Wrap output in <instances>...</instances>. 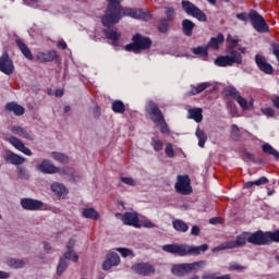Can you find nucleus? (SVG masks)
I'll return each mask as SVG.
<instances>
[{
    "label": "nucleus",
    "instance_id": "obj_4",
    "mask_svg": "<svg viewBox=\"0 0 279 279\" xmlns=\"http://www.w3.org/2000/svg\"><path fill=\"white\" fill-rule=\"evenodd\" d=\"M146 110L153 121L160 129L161 134L169 133V126L167 125V121H165V116L162 111L158 108V105L154 101H148Z\"/></svg>",
    "mask_w": 279,
    "mask_h": 279
},
{
    "label": "nucleus",
    "instance_id": "obj_60",
    "mask_svg": "<svg viewBox=\"0 0 279 279\" xmlns=\"http://www.w3.org/2000/svg\"><path fill=\"white\" fill-rule=\"evenodd\" d=\"M0 278H3V279H5V278H10V274H9V272L1 271V270H0Z\"/></svg>",
    "mask_w": 279,
    "mask_h": 279
},
{
    "label": "nucleus",
    "instance_id": "obj_47",
    "mask_svg": "<svg viewBox=\"0 0 279 279\" xmlns=\"http://www.w3.org/2000/svg\"><path fill=\"white\" fill-rule=\"evenodd\" d=\"M121 182H123V184H128V186H136V181L130 177H122Z\"/></svg>",
    "mask_w": 279,
    "mask_h": 279
},
{
    "label": "nucleus",
    "instance_id": "obj_62",
    "mask_svg": "<svg viewBox=\"0 0 279 279\" xmlns=\"http://www.w3.org/2000/svg\"><path fill=\"white\" fill-rule=\"evenodd\" d=\"M44 250L49 251L51 250V245L47 242L44 243Z\"/></svg>",
    "mask_w": 279,
    "mask_h": 279
},
{
    "label": "nucleus",
    "instance_id": "obj_33",
    "mask_svg": "<svg viewBox=\"0 0 279 279\" xmlns=\"http://www.w3.org/2000/svg\"><path fill=\"white\" fill-rule=\"evenodd\" d=\"M267 182H269V180H267V178L262 177L260 179L256 180V181H248L244 184V189H252V186H263V184H267Z\"/></svg>",
    "mask_w": 279,
    "mask_h": 279
},
{
    "label": "nucleus",
    "instance_id": "obj_7",
    "mask_svg": "<svg viewBox=\"0 0 279 279\" xmlns=\"http://www.w3.org/2000/svg\"><path fill=\"white\" fill-rule=\"evenodd\" d=\"M149 47H151V39H149V37L142 36L141 34H136L133 36V43L125 46V50L138 53V51L149 49Z\"/></svg>",
    "mask_w": 279,
    "mask_h": 279
},
{
    "label": "nucleus",
    "instance_id": "obj_2",
    "mask_svg": "<svg viewBox=\"0 0 279 279\" xmlns=\"http://www.w3.org/2000/svg\"><path fill=\"white\" fill-rule=\"evenodd\" d=\"M227 43L229 46L227 47V56L218 57L215 60V64L217 66H233V64H243V57L239 53L235 47L239 45V37L228 35Z\"/></svg>",
    "mask_w": 279,
    "mask_h": 279
},
{
    "label": "nucleus",
    "instance_id": "obj_63",
    "mask_svg": "<svg viewBox=\"0 0 279 279\" xmlns=\"http://www.w3.org/2000/svg\"><path fill=\"white\" fill-rule=\"evenodd\" d=\"M239 51H241V53H245L246 48H245V47H240V48H239Z\"/></svg>",
    "mask_w": 279,
    "mask_h": 279
},
{
    "label": "nucleus",
    "instance_id": "obj_51",
    "mask_svg": "<svg viewBox=\"0 0 279 279\" xmlns=\"http://www.w3.org/2000/svg\"><path fill=\"white\" fill-rule=\"evenodd\" d=\"M158 29H159V32H161V34H167V32L169 29V24L167 23V21H161L159 23Z\"/></svg>",
    "mask_w": 279,
    "mask_h": 279
},
{
    "label": "nucleus",
    "instance_id": "obj_20",
    "mask_svg": "<svg viewBox=\"0 0 279 279\" xmlns=\"http://www.w3.org/2000/svg\"><path fill=\"white\" fill-rule=\"evenodd\" d=\"M3 158L7 162H10V165L19 166V165H23V162H25L24 157H21L11 150H5L3 153Z\"/></svg>",
    "mask_w": 279,
    "mask_h": 279
},
{
    "label": "nucleus",
    "instance_id": "obj_40",
    "mask_svg": "<svg viewBox=\"0 0 279 279\" xmlns=\"http://www.w3.org/2000/svg\"><path fill=\"white\" fill-rule=\"evenodd\" d=\"M192 52L195 53V56H201V58H206L208 56V47H196L192 49Z\"/></svg>",
    "mask_w": 279,
    "mask_h": 279
},
{
    "label": "nucleus",
    "instance_id": "obj_45",
    "mask_svg": "<svg viewBox=\"0 0 279 279\" xmlns=\"http://www.w3.org/2000/svg\"><path fill=\"white\" fill-rule=\"evenodd\" d=\"M231 271H245V266L238 264V263H231L230 267Z\"/></svg>",
    "mask_w": 279,
    "mask_h": 279
},
{
    "label": "nucleus",
    "instance_id": "obj_42",
    "mask_svg": "<svg viewBox=\"0 0 279 279\" xmlns=\"http://www.w3.org/2000/svg\"><path fill=\"white\" fill-rule=\"evenodd\" d=\"M64 259L72 260V263H77V260H80V256H77L75 251H66L64 253Z\"/></svg>",
    "mask_w": 279,
    "mask_h": 279
},
{
    "label": "nucleus",
    "instance_id": "obj_32",
    "mask_svg": "<svg viewBox=\"0 0 279 279\" xmlns=\"http://www.w3.org/2000/svg\"><path fill=\"white\" fill-rule=\"evenodd\" d=\"M172 226L177 232H189V225L180 219L173 220Z\"/></svg>",
    "mask_w": 279,
    "mask_h": 279
},
{
    "label": "nucleus",
    "instance_id": "obj_53",
    "mask_svg": "<svg viewBox=\"0 0 279 279\" xmlns=\"http://www.w3.org/2000/svg\"><path fill=\"white\" fill-rule=\"evenodd\" d=\"M236 19H239V21H247V19H250V14L243 12V13H238L236 14Z\"/></svg>",
    "mask_w": 279,
    "mask_h": 279
},
{
    "label": "nucleus",
    "instance_id": "obj_61",
    "mask_svg": "<svg viewBox=\"0 0 279 279\" xmlns=\"http://www.w3.org/2000/svg\"><path fill=\"white\" fill-rule=\"evenodd\" d=\"M56 97H62V95H64V90L62 89H57L54 93Z\"/></svg>",
    "mask_w": 279,
    "mask_h": 279
},
{
    "label": "nucleus",
    "instance_id": "obj_24",
    "mask_svg": "<svg viewBox=\"0 0 279 279\" xmlns=\"http://www.w3.org/2000/svg\"><path fill=\"white\" fill-rule=\"evenodd\" d=\"M51 191L59 197L60 199H64L66 195H69V190L62 183L54 182L51 185Z\"/></svg>",
    "mask_w": 279,
    "mask_h": 279
},
{
    "label": "nucleus",
    "instance_id": "obj_44",
    "mask_svg": "<svg viewBox=\"0 0 279 279\" xmlns=\"http://www.w3.org/2000/svg\"><path fill=\"white\" fill-rule=\"evenodd\" d=\"M52 158L57 160L58 162H68L69 157H66L64 154L61 153H52Z\"/></svg>",
    "mask_w": 279,
    "mask_h": 279
},
{
    "label": "nucleus",
    "instance_id": "obj_59",
    "mask_svg": "<svg viewBox=\"0 0 279 279\" xmlns=\"http://www.w3.org/2000/svg\"><path fill=\"white\" fill-rule=\"evenodd\" d=\"M58 47L59 49H66V43H64V40H61L58 43Z\"/></svg>",
    "mask_w": 279,
    "mask_h": 279
},
{
    "label": "nucleus",
    "instance_id": "obj_10",
    "mask_svg": "<svg viewBox=\"0 0 279 279\" xmlns=\"http://www.w3.org/2000/svg\"><path fill=\"white\" fill-rule=\"evenodd\" d=\"M117 219H121L124 226H133V228H141V220L138 214L135 211H126L125 214H116Z\"/></svg>",
    "mask_w": 279,
    "mask_h": 279
},
{
    "label": "nucleus",
    "instance_id": "obj_26",
    "mask_svg": "<svg viewBox=\"0 0 279 279\" xmlns=\"http://www.w3.org/2000/svg\"><path fill=\"white\" fill-rule=\"evenodd\" d=\"M15 43L20 51L27 58V60H34V54H32V50H29L27 44H24L22 39H16Z\"/></svg>",
    "mask_w": 279,
    "mask_h": 279
},
{
    "label": "nucleus",
    "instance_id": "obj_29",
    "mask_svg": "<svg viewBox=\"0 0 279 279\" xmlns=\"http://www.w3.org/2000/svg\"><path fill=\"white\" fill-rule=\"evenodd\" d=\"M223 40H226V38L223 37L222 34H219L217 37H213L210 39L209 44L207 45V49H208V47H210L211 49L217 51V49H219V45H221V43H223Z\"/></svg>",
    "mask_w": 279,
    "mask_h": 279
},
{
    "label": "nucleus",
    "instance_id": "obj_27",
    "mask_svg": "<svg viewBox=\"0 0 279 279\" xmlns=\"http://www.w3.org/2000/svg\"><path fill=\"white\" fill-rule=\"evenodd\" d=\"M5 109L9 110V112H13L16 117L25 114V108L15 102L7 104Z\"/></svg>",
    "mask_w": 279,
    "mask_h": 279
},
{
    "label": "nucleus",
    "instance_id": "obj_31",
    "mask_svg": "<svg viewBox=\"0 0 279 279\" xmlns=\"http://www.w3.org/2000/svg\"><path fill=\"white\" fill-rule=\"evenodd\" d=\"M7 265L12 269H23L25 262L23 259L9 258L7 259Z\"/></svg>",
    "mask_w": 279,
    "mask_h": 279
},
{
    "label": "nucleus",
    "instance_id": "obj_46",
    "mask_svg": "<svg viewBox=\"0 0 279 279\" xmlns=\"http://www.w3.org/2000/svg\"><path fill=\"white\" fill-rule=\"evenodd\" d=\"M166 15H167V21H173V19H175V9L166 8Z\"/></svg>",
    "mask_w": 279,
    "mask_h": 279
},
{
    "label": "nucleus",
    "instance_id": "obj_9",
    "mask_svg": "<svg viewBox=\"0 0 279 279\" xmlns=\"http://www.w3.org/2000/svg\"><path fill=\"white\" fill-rule=\"evenodd\" d=\"M181 5L185 13L189 14V16H193L194 19H197V21L206 22V13L202 11L199 8H197L195 4H193L191 1L183 0L181 2Z\"/></svg>",
    "mask_w": 279,
    "mask_h": 279
},
{
    "label": "nucleus",
    "instance_id": "obj_8",
    "mask_svg": "<svg viewBox=\"0 0 279 279\" xmlns=\"http://www.w3.org/2000/svg\"><path fill=\"white\" fill-rule=\"evenodd\" d=\"M248 17L251 20L252 26L256 32L259 34H266V32H269V25H267V22H265V17L258 14V11L251 10L248 12Z\"/></svg>",
    "mask_w": 279,
    "mask_h": 279
},
{
    "label": "nucleus",
    "instance_id": "obj_35",
    "mask_svg": "<svg viewBox=\"0 0 279 279\" xmlns=\"http://www.w3.org/2000/svg\"><path fill=\"white\" fill-rule=\"evenodd\" d=\"M83 217H85V219L97 220V219H99V213H97V210H95V208H86L83 210Z\"/></svg>",
    "mask_w": 279,
    "mask_h": 279
},
{
    "label": "nucleus",
    "instance_id": "obj_41",
    "mask_svg": "<svg viewBox=\"0 0 279 279\" xmlns=\"http://www.w3.org/2000/svg\"><path fill=\"white\" fill-rule=\"evenodd\" d=\"M266 238H267V245H269V243H272V241L275 243H279V231L266 232Z\"/></svg>",
    "mask_w": 279,
    "mask_h": 279
},
{
    "label": "nucleus",
    "instance_id": "obj_3",
    "mask_svg": "<svg viewBox=\"0 0 279 279\" xmlns=\"http://www.w3.org/2000/svg\"><path fill=\"white\" fill-rule=\"evenodd\" d=\"M208 250V244L201 246H192L189 244H167L162 246V251L168 254H177L178 256H199L202 252Z\"/></svg>",
    "mask_w": 279,
    "mask_h": 279
},
{
    "label": "nucleus",
    "instance_id": "obj_6",
    "mask_svg": "<svg viewBox=\"0 0 279 279\" xmlns=\"http://www.w3.org/2000/svg\"><path fill=\"white\" fill-rule=\"evenodd\" d=\"M250 243V233L243 232L242 234L238 235L236 240H231L228 242H225L211 250L214 254H217V252H223V250H234L236 247H243L246 243Z\"/></svg>",
    "mask_w": 279,
    "mask_h": 279
},
{
    "label": "nucleus",
    "instance_id": "obj_28",
    "mask_svg": "<svg viewBox=\"0 0 279 279\" xmlns=\"http://www.w3.org/2000/svg\"><path fill=\"white\" fill-rule=\"evenodd\" d=\"M182 27L185 36H193V29L195 28V23H193V21L183 20Z\"/></svg>",
    "mask_w": 279,
    "mask_h": 279
},
{
    "label": "nucleus",
    "instance_id": "obj_39",
    "mask_svg": "<svg viewBox=\"0 0 279 279\" xmlns=\"http://www.w3.org/2000/svg\"><path fill=\"white\" fill-rule=\"evenodd\" d=\"M196 137L198 138V145L201 147H204V145H206V141H208V136H206V133L198 128L196 130Z\"/></svg>",
    "mask_w": 279,
    "mask_h": 279
},
{
    "label": "nucleus",
    "instance_id": "obj_55",
    "mask_svg": "<svg viewBox=\"0 0 279 279\" xmlns=\"http://www.w3.org/2000/svg\"><path fill=\"white\" fill-rule=\"evenodd\" d=\"M75 246V240H70L66 245L68 252H73V247Z\"/></svg>",
    "mask_w": 279,
    "mask_h": 279
},
{
    "label": "nucleus",
    "instance_id": "obj_14",
    "mask_svg": "<svg viewBox=\"0 0 279 279\" xmlns=\"http://www.w3.org/2000/svg\"><path fill=\"white\" fill-rule=\"evenodd\" d=\"M3 138L7 141V143H10L11 145H13L15 149H19V151H22V154H25V156H32V150L27 148V146H25V144H23V142L17 137L12 135L10 136L4 135Z\"/></svg>",
    "mask_w": 279,
    "mask_h": 279
},
{
    "label": "nucleus",
    "instance_id": "obj_17",
    "mask_svg": "<svg viewBox=\"0 0 279 279\" xmlns=\"http://www.w3.org/2000/svg\"><path fill=\"white\" fill-rule=\"evenodd\" d=\"M248 243L253 245H267V233L263 231L248 233Z\"/></svg>",
    "mask_w": 279,
    "mask_h": 279
},
{
    "label": "nucleus",
    "instance_id": "obj_21",
    "mask_svg": "<svg viewBox=\"0 0 279 279\" xmlns=\"http://www.w3.org/2000/svg\"><path fill=\"white\" fill-rule=\"evenodd\" d=\"M104 34L106 38L109 39V44L113 47H119V40L121 39V33L112 29V28H106L104 29Z\"/></svg>",
    "mask_w": 279,
    "mask_h": 279
},
{
    "label": "nucleus",
    "instance_id": "obj_11",
    "mask_svg": "<svg viewBox=\"0 0 279 279\" xmlns=\"http://www.w3.org/2000/svg\"><path fill=\"white\" fill-rule=\"evenodd\" d=\"M177 193L181 195H191L193 189L191 187V179L189 175H178V181L174 185Z\"/></svg>",
    "mask_w": 279,
    "mask_h": 279
},
{
    "label": "nucleus",
    "instance_id": "obj_30",
    "mask_svg": "<svg viewBox=\"0 0 279 279\" xmlns=\"http://www.w3.org/2000/svg\"><path fill=\"white\" fill-rule=\"evenodd\" d=\"M190 119H194L196 123H202L204 116L201 108H194L189 110Z\"/></svg>",
    "mask_w": 279,
    "mask_h": 279
},
{
    "label": "nucleus",
    "instance_id": "obj_54",
    "mask_svg": "<svg viewBox=\"0 0 279 279\" xmlns=\"http://www.w3.org/2000/svg\"><path fill=\"white\" fill-rule=\"evenodd\" d=\"M199 232H202V229H199V227L197 226L192 227L191 234H193V236H199Z\"/></svg>",
    "mask_w": 279,
    "mask_h": 279
},
{
    "label": "nucleus",
    "instance_id": "obj_49",
    "mask_svg": "<svg viewBox=\"0 0 279 279\" xmlns=\"http://www.w3.org/2000/svg\"><path fill=\"white\" fill-rule=\"evenodd\" d=\"M118 252H120L123 258H128V256H134V252H132L130 248H118Z\"/></svg>",
    "mask_w": 279,
    "mask_h": 279
},
{
    "label": "nucleus",
    "instance_id": "obj_48",
    "mask_svg": "<svg viewBox=\"0 0 279 279\" xmlns=\"http://www.w3.org/2000/svg\"><path fill=\"white\" fill-rule=\"evenodd\" d=\"M166 156H168V158H173V156H175V153L173 151V145L171 143L166 145Z\"/></svg>",
    "mask_w": 279,
    "mask_h": 279
},
{
    "label": "nucleus",
    "instance_id": "obj_57",
    "mask_svg": "<svg viewBox=\"0 0 279 279\" xmlns=\"http://www.w3.org/2000/svg\"><path fill=\"white\" fill-rule=\"evenodd\" d=\"M209 223H213L214 226L217 225V223H223V219H221V218H211L209 220Z\"/></svg>",
    "mask_w": 279,
    "mask_h": 279
},
{
    "label": "nucleus",
    "instance_id": "obj_22",
    "mask_svg": "<svg viewBox=\"0 0 279 279\" xmlns=\"http://www.w3.org/2000/svg\"><path fill=\"white\" fill-rule=\"evenodd\" d=\"M11 132L12 134H15V136H20L21 138H25L26 141H34V135H32V132L27 131L23 126L12 125Z\"/></svg>",
    "mask_w": 279,
    "mask_h": 279
},
{
    "label": "nucleus",
    "instance_id": "obj_43",
    "mask_svg": "<svg viewBox=\"0 0 279 279\" xmlns=\"http://www.w3.org/2000/svg\"><path fill=\"white\" fill-rule=\"evenodd\" d=\"M231 138L232 141H239V138H241V131L239 130V126H236V124H233L231 126Z\"/></svg>",
    "mask_w": 279,
    "mask_h": 279
},
{
    "label": "nucleus",
    "instance_id": "obj_18",
    "mask_svg": "<svg viewBox=\"0 0 279 279\" xmlns=\"http://www.w3.org/2000/svg\"><path fill=\"white\" fill-rule=\"evenodd\" d=\"M121 263V257H119V254L117 253H109L107 255L106 260L102 264V269L105 271H109V269H112V267H117Z\"/></svg>",
    "mask_w": 279,
    "mask_h": 279
},
{
    "label": "nucleus",
    "instance_id": "obj_25",
    "mask_svg": "<svg viewBox=\"0 0 279 279\" xmlns=\"http://www.w3.org/2000/svg\"><path fill=\"white\" fill-rule=\"evenodd\" d=\"M37 58L40 62H53L58 58V51L50 50L48 52H39Z\"/></svg>",
    "mask_w": 279,
    "mask_h": 279
},
{
    "label": "nucleus",
    "instance_id": "obj_16",
    "mask_svg": "<svg viewBox=\"0 0 279 279\" xmlns=\"http://www.w3.org/2000/svg\"><path fill=\"white\" fill-rule=\"evenodd\" d=\"M133 270L140 276H151V274H156V267L148 263L136 264L133 266Z\"/></svg>",
    "mask_w": 279,
    "mask_h": 279
},
{
    "label": "nucleus",
    "instance_id": "obj_64",
    "mask_svg": "<svg viewBox=\"0 0 279 279\" xmlns=\"http://www.w3.org/2000/svg\"><path fill=\"white\" fill-rule=\"evenodd\" d=\"M64 112H71V107L70 106L64 107Z\"/></svg>",
    "mask_w": 279,
    "mask_h": 279
},
{
    "label": "nucleus",
    "instance_id": "obj_1",
    "mask_svg": "<svg viewBox=\"0 0 279 279\" xmlns=\"http://www.w3.org/2000/svg\"><path fill=\"white\" fill-rule=\"evenodd\" d=\"M108 7L106 14L102 17V25L105 27H112V25H117L123 16H131V19H149V14L145 13L141 9H123L121 8V1L123 0H107Z\"/></svg>",
    "mask_w": 279,
    "mask_h": 279
},
{
    "label": "nucleus",
    "instance_id": "obj_13",
    "mask_svg": "<svg viewBox=\"0 0 279 279\" xmlns=\"http://www.w3.org/2000/svg\"><path fill=\"white\" fill-rule=\"evenodd\" d=\"M0 71L4 75H12L14 73V62H12V59H10L7 52L0 57Z\"/></svg>",
    "mask_w": 279,
    "mask_h": 279
},
{
    "label": "nucleus",
    "instance_id": "obj_38",
    "mask_svg": "<svg viewBox=\"0 0 279 279\" xmlns=\"http://www.w3.org/2000/svg\"><path fill=\"white\" fill-rule=\"evenodd\" d=\"M113 112H118L119 114H123L125 112V104L121 100H116L112 102Z\"/></svg>",
    "mask_w": 279,
    "mask_h": 279
},
{
    "label": "nucleus",
    "instance_id": "obj_23",
    "mask_svg": "<svg viewBox=\"0 0 279 279\" xmlns=\"http://www.w3.org/2000/svg\"><path fill=\"white\" fill-rule=\"evenodd\" d=\"M255 62H256L259 71H263L264 73H267L268 75L274 73V68L271 66V64L267 63V60L265 59V57L257 54L255 57Z\"/></svg>",
    "mask_w": 279,
    "mask_h": 279
},
{
    "label": "nucleus",
    "instance_id": "obj_5",
    "mask_svg": "<svg viewBox=\"0 0 279 279\" xmlns=\"http://www.w3.org/2000/svg\"><path fill=\"white\" fill-rule=\"evenodd\" d=\"M206 267L205 260L194 262V263H183L174 264L171 267V274L179 278L186 276V274H193V271H199V269Z\"/></svg>",
    "mask_w": 279,
    "mask_h": 279
},
{
    "label": "nucleus",
    "instance_id": "obj_19",
    "mask_svg": "<svg viewBox=\"0 0 279 279\" xmlns=\"http://www.w3.org/2000/svg\"><path fill=\"white\" fill-rule=\"evenodd\" d=\"M37 171H40L41 173L52 174V173H59L60 169L56 168L51 161L45 159L39 165L36 166Z\"/></svg>",
    "mask_w": 279,
    "mask_h": 279
},
{
    "label": "nucleus",
    "instance_id": "obj_58",
    "mask_svg": "<svg viewBox=\"0 0 279 279\" xmlns=\"http://www.w3.org/2000/svg\"><path fill=\"white\" fill-rule=\"evenodd\" d=\"M272 102H274L275 108H278V110H279V96L275 97L272 99Z\"/></svg>",
    "mask_w": 279,
    "mask_h": 279
},
{
    "label": "nucleus",
    "instance_id": "obj_36",
    "mask_svg": "<svg viewBox=\"0 0 279 279\" xmlns=\"http://www.w3.org/2000/svg\"><path fill=\"white\" fill-rule=\"evenodd\" d=\"M210 83H201L197 86H192L191 94L192 95H199V93H204L206 88H209Z\"/></svg>",
    "mask_w": 279,
    "mask_h": 279
},
{
    "label": "nucleus",
    "instance_id": "obj_52",
    "mask_svg": "<svg viewBox=\"0 0 279 279\" xmlns=\"http://www.w3.org/2000/svg\"><path fill=\"white\" fill-rule=\"evenodd\" d=\"M262 112L266 117H274V114H276V111L272 108H264L262 109Z\"/></svg>",
    "mask_w": 279,
    "mask_h": 279
},
{
    "label": "nucleus",
    "instance_id": "obj_37",
    "mask_svg": "<svg viewBox=\"0 0 279 279\" xmlns=\"http://www.w3.org/2000/svg\"><path fill=\"white\" fill-rule=\"evenodd\" d=\"M66 267H69V262L64 257H61L57 266V275L62 276L66 271Z\"/></svg>",
    "mask_w": 279,
    "mask_h": 279
},
{
    "label": "nucleus",
    "instance_id": "obj_12",
    "mask_svg": "<svg viewBox=\"0 0 279 279\" xmlns=\"http://www.w3.org/2000/svg\"><path fill=\"white\" fill-rule=\"evenodd\" d=\"M226 94L228 95V97H232L233 99H235L242 110H250V108H252V102H247V100L243 98L241 94H239V90H236V88L228 87L226 89Z\"/></svg>",
    "mask_w": 279,
    "mask_h": 279
},
{
    "label": "nucleus",
    "instance_id": "obj_56",
    "mask_svg": "<svg viewBox=\"0 0 279 279\" xmlns=\"http://www.w3.org/2000/svg\"><path fill=\"white\" fill-rule=\"evenodd\" d=\"M143 226L144 228H156V225H154V222H151L150 220H144Z\"/></svg>",
    "mask_w": 279,
    "mask_h": 279
},
{
    "label": "nucleus",
    "instance_id": "obj_15",
    "mask_svg": "<svg viewBox=\"0 0 279 279\" xmlns=\"http://www.w3.org/2000/svg\"><path fill=\"white\" fill-rule=\"evenodd\" d=\"M21 206L24 210H43L45 203L32 198H22Z\"/></svg>",
    "mask_w": 279,
    "mask_h": 279
},
{
    "label": "nucleus",
    "instance_id": "obj_34",
    "mask_svg": "<svg viewBox=\"0 0 279 279\" xmlns=\"http://www.w3.org/2000/svg\"><path fill=\"white\" fill-rule=\"evenodd\" d=\"M262 149H263L264 154H268L269 156H274V158H277V160H279V151L276 150L271 145L266 143L262 146Z\"/></svg>",
    "mask_w": 279,
    "mask_h": 279
},
{
    "label": "nucleus",
    "instance_id": "obj_50",
    "mask_svg": "<svg viewBox=\"0 0 279 279\" xmlns=\"http://www.w3.org/2000/svg\"><path fill=\"white\" fill-rule=\"evenodd\" d=\"M153 147H154L155 151H162V147H163L162 141L153 140Z\"/></svg>",
    "mask_w": 279,
    "mask_h": 279
}]
</instances>
